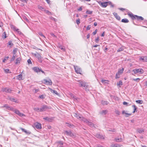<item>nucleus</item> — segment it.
Instances as JSON below:
<instances>
[{
	"mask_svg": "<svg viewBox=\"0 0 147 147\" xmlns=\"http://www.w3.org/2000/svg\"><path fill=\"white\" fill-rule=\"evenodd\" d=\"M15 56L14 55H13L12 58L11 59V60H10L11 61H13L15 60Z\"/></svg>",
	"mask_w": 147,
	"mask_h": 147,
	"instance_id": "c03bdc74",
	"label": "nucleus"
},
{
	"mask_svg": "<svg viewBox=\"0 0 147 147\" xmlns=\"http://www.w3.org/2000/svg\"><path fill=\"white\" fill-rule=\"evenodd\" d=\"M119 146L117 144H112L111 146V147H119Z\"/></svg>",
	"mask_w": 147,
	"mask_h": 147,
	"instance_id": "58836bf2",
	"label": "nucleus"
},
{
	"mask_svg": "<svg viewBox=\"0 0 147 147\" xmlns=\"http://www.w3.org/2000/svg\"><path fill=\"white\" fill-rule=\"evenodd\" d=\"M37 33L39 35L42 36V37H44L45 38V36L43 34H42V33L41 32H37Z\"/></svg>",
	"mask_w": 147,
	"mask_h": 147,
	"instance_id": "72a5a7b5",
	"label": "nucleus"
},
{
	"mask_svg": "<svg viewBox=\"0 0 147 147\" xmlns=\"http://www.w3.org/2000/svg\"><path fill=\"white\" fill-rule=\"evenodd\" d=\"M127 15L133 20H136L138 21L141 22L144 20V18L142 17L134 15L131 12L128 13Z\"/></svg>",
	"mask_w": 147,
	"mask_h": 147,
	"instance_id": "f257e3e1",
	"label": "nucleus"
},
{
	"mask_svg": "<svg viewBox=\"0 0 147 147\" xmlns=\"http://www.w3.org/2000/svg\"><path fill=\"white\" fill-rule=\"evenodd\" d=\"M11 28H13V30H15V31H16V30L17 29H16V27L14 26L13 25H11Z\"/></svg>",
	"mask_w": 147,
	"mask_h": 147,
	"instance_id": "49530a36",
	"label": "nucleus"
},
{
	"mask_svg": "<svg viewBox=\"0 0 147 147\" xmlns=\"http://www.w3.org/2000/svg\"><path fill=\"white\" fill-rule=\"evenodd\" d=\"M3 36H4V38H6L7 37L6 35V33L5 32H4L3 33Z\"/></svg>",
	"mask_w": 147,
	"mask_h": 147,
	"instance_id": "4d7b16f0",
	"label": "nucleus"
},
{
	"mask_svg": "<svg viewBox=\"0 0 147 147\" xmlns=\"http://www.w3.org/2000/svg\"><path fill=\"white\" fill-rule=\"evenodd\" d=\"M91 28V26L90 25H89L86 28V30H89Z\"/></svg>",
	"mask_w": 147,
	"mask_h": 147,
	"instance_id": "052dcab7",
	"label": "nucleus"
},
{
	"mask_svg": "<svg viewBox=\"0 0 147 147\" xmlns=\"http://www.w3.org/2000/svg\"><path fill=\"white\" fill-rule=\"evenodd\" d=\"M124 71V68H122L121 69H119L118 71V73L119 74H122L123 72V71Z\"/></svg>",
	"mask_w": 147,
	"mask_h": 147,
	"instance_id": "2f4dec72",
	"label": "nucleus"
},
{
	"mask_svg": "<svg viewBox=\"0 0 147 147\" xmlns=\"http://www.w3.org/2000/svg\"><path fill=\"white\" fill-rule=\"evenodd\" d=\"M99 37H98L96 38L95 39V41L97 43L99 41Z\"/></svg>",
	"mask_w": 147,
	"mask_h": 147,
	"instance_id": "bf43d9fd",
	"label": "nucleus"
},
{
	"mask_svg": "<svg viewBox=\"0 0 147 147\" xmlns=\"http://www.w3.org/2000/svg\"><path fill=\"white\" fill-rule=\"evenodd\" d=\"M9 99L11 101H13V102H17V100H15V99H14V98H12L11 97H9Z\"/></svg>",
	"mask_w": 147,
	"mask_h": 147,
	"instance_id": "e433bc0d",
	"label": "nucleus"
},
{
	"mask_svg": "<svg viewBox=\"0 0 147 147\" xmlns=\"http://www.w3.org/2000/svg\"><path fill=\"white\" fill-rule=\"evenodd\" d=\"M107 81L105 80H103V79L102 80H101V82H102L103 84H105L106 83H107Z\"/></svg>",
	"mask_w": 147,
	"mask_h": 147,
	"instance_id": "de8ad7c7",
	"label": "nucleus"
},
{
	"mask_svg": "<svg viewBox=\"0 0 147 147\" xmlns=\"http://www.w3.org/2000/svg\"><path fill=\"white\" fill-rule=\"evenodd\" d=\"M45 12L47 13L49 15H50L51 14V12H50L48 10H45Z\"/></svg>",
	"mask_w": 147,
	"mask_h": 147,
	"instance_id": "09e8293b",
	"label": "nucleus"
},
{
	"mask_svg": "<svg viewBox=\"0 0 147 147\" xmlns=\"http://www.w3.org/2000/svg\"><path fill=\"white\" fill-rule=\"evenodd\" d=\"M76 23L78 25H79L80 23V20L79 19H78L76 20Z\"/></svg>",
	"mask_w": 147,
	"mask_h": 147,
	"instance_id": "3c124183",
	"label": "nucleus"
},
{
	"mask_svg": "<svg viewBox=\"0 0 147 147\" xmlns=\"http://www.w3.org/2000/svg\"><path fill=\"white\" fill-rule=\"evenodd\" d=\"M140 60H142L144 62H147V57H143L140 58Z\"/></svg>",
	"mask_w": 147,
	"mask_h": 147,
	"instance_id": "4be33fe9",
	"label": "nucleus"
},
{
	"mask_svg": "<svg viewBox=\"0 0 147 147\" xmlns=\"http://www.w3.org/2000/svg\"><path fill=\"white\" fill-rule=\"evenodd\" d=\"M50 108L46 105H43L42 107L40 108V110L42 112L45 111L47 109Z\"/></svg>",
	"mask_w": 147,
	"mask_h": 147,
	"instance_id": "9b49d317",
	"label": "nucleus"
},
{
	"mask_svg": "<svg viewBox=\"0 0 147 147\" xmlns=\"http://www.w3.org/2000/svg\"><path fill=\"white\" fill-rule=\"evenodd\" d=\"M117 84L118 85H122L123 84V83H122V82L121 81H120L119 82V83H118Z\"/></svg>",
	"mask_w": 147,
	"mask_h": 147,
	"instance_id": "774afa93",
	"label": "nucleus"
},
{
	"mask_svg": "<svg viewBox=\"0 0 147 147\" xmlns=\"http://www.w3.org/2000/svg\"><path fill=\"white\" fill-rule=\"evenodd\" d=\"M72 99H73L74 101L77 102L78 101V98L76 96H73V98H72Z\"/></svg>",
	"mask_w": 147,
	"mask_h": 147,
	"instance_id": "473e14b6",
	"label": "nucleus"
},
{
	"mask_svg": "<svg viewBox=\"0 0 147 147\" xmlns=\"http://www.w3.org/2000/svg\"><path fill=\"white\" fill-rule=\"evenodd\" d=\"M2 91L6 92L11 93L12 90L9 88H5L2 89Z\"/></svg>",
	"mask_w": 147,
	"mask_h": 147,
	"instance_id": "f8f14e48",
	"label": "nucleus"
},
{
	"mask_svg": "<svg viewBox=\"0 0 147 147\" xmlns=\"http://www.w3.org/2000/svg\"><path fill=\"white\" fill-rule=\"evenodd\" d=\"M136 102L137 103H138L140 104H142L143 102V101L142 100H136Z\"/></svg>",
	"mask_w": 147,
	"mask_h": 147,
	"instance_id": "c9c22d12",
	"label": "nucleus"
},
{
	"mask_svg": "<svg viewBox=\"0 0 147 147\" xmlns=\"http://www.w3.org/2000/svg\"><path fill=\"white\" fill-rule=\"evenodd\" d=\"M40 108H34V110L35 111H36L37 112H41V111L40 110Z\"/></svg>",
	"mask_w": 147,
	"mask_h": 147,
	"instance_id": "f704fd0d",
	"label": "nucleus"
},
{
	"mask_svg": "<svg viewBox=\"0 0 147 147\" xmlns=\"http://www.w3.org/2000/svg\"><path fill=\"white\" fill-rule=\"evenodd\" d=\"M115 113L116 114L118 115H119L120 114V112L118 110H115Z\"/></svg>",
	"mask_w": 147,
	"mask_h": 147,
	"instance_id": "603ef678",
	"label": "nucleus"
},
{
	"mask_svg": "<svg viewBox=\"0 0 147 147\" xmlns=\"http://www.w3.org/2000/svg\"><path fill=\"white\" fill-rule=\"evenodd\" d=\"M73 115L75 117H76L78 119H81L82 118V116L81 115L79 114L74 113L73 114Z\"/></svg>",
	"mask_w": 147,
	"mask_h": 147,
	"instance_id": "f3484780",
	"label": "nucleus"
},
{
	"mask_svg": "<svg viewBox=\"0 0 147 147\" xmlns=\"http://www.w3.org/2000/svg\"><path fill=\"white\" fill-rule=\"evenodd\" d=\"M115 140L116 142H120L122 140L121 138H116Z\"/></svg>",
	"mask_w": 147,
	"mask_h": 147,
	"instance_id": "4c0bfd02",
	"label": "nucleus"
},
{
	"mask_svg": "<svg viewBox=\"0 0 147 147\" xmlns=\"http://www.w3.org/2000/svg\"><path fill=\"white\" fill-rule=\"evenodd\" d=\"M1 107L2 108L5 107L7 109L11 111L13 110V108L9 106L8 104H5Z\"/></svg>",
	"mask_w": 147,
	"mask_h": 147,
	"instance_id": "1a4fd4ad",
	"label": "nucleus"
},
{
	"mask_svg": "<svg viewBox=\"0 0 147 147\" xmlns=\"http://www.w3.org/2000/svg\"><path fill=\"white\" fill-rule=\"evenodd\" d=\"M132 71L134 72V74H136L139 73L141 74L144 73V71L142 69H135L132 70Z\"/></svg>",
	"mask_w": 147,
	"mask_h": 147,
	"instance_id": "20e7f679",
	"label": "nucleus"
},
{
	"mask_svg": "<svg viewBox=\"0 0 147 147\" xmlns=\"http://www.w3.org/2000/svg\"><path fill=\"white\" fill-rule=\"evenodd\" d=\"M101 103L103 105H107L109 103V102L107 101L102 100L101 102Z\"/></svg>",
	"mask_w": 147,
	"mask_h": 147,
	"instance_id": "c85d7f7f",
	"label": "nucleus"
},
{
	"mask_svg": "<svg viewBox=\"0 0 147 147\" xmlns=\"http://www.w3.org/2000/svg\"><path fill=\"white\" fill-rule=\"evenodd\" d=\"M43 81L44 82V83L46 85H51L52 84V82L51 79H49L48 80L46 79H44Z\"/></svg>",
	"mask_w": 147,
	"mask_h": 147,
	"instance_id": "6e6552de",
	"label": "nucleus"
},
{
	"mask_svg": "<svg viewBox=\"0 0 147 147\" xmlns=\"http://www.w3.org/2000/svg\"><path fill=\"white\" fill-rule=\"evenodd\" d=\"M16 31L18 32V34H22V33L20 31H19V29H17Z\"/></svg>",
	"mask_w": 147,
	"mask_h": 147,
	"instance_id": "8fccbe9b",
	"label": "nucleus"
},
{
	"mask_svg": "<svg viewBox=\"0 0 147 147\" xmlns=\"http://www.w3.org/2000/svg\"><path fill=\"white\" fill-rule=\"evenodd\" d=\"M21 60V58L20 57L17 58L16 59V62L15 63V64H17L20 63Z\"/></svg>",
	"mask_w": 147,
	"mask_h": 147,
	"instance_id": "b1692460",
	"label": "nucleus"
},
{
	"mask_svg": "<svg viewBox=\"0 0 147 147\" xmlns=\"http://www.w3.org/2000/svg\"><path fill=\"white\" fill-rule=\"evenodd\" d=\"M20 129L22 130L25 133L28 135H30L31 134V132L29 131H27V130H26L25 129L22 128H20Z\"/></svg>",
	"mask_w": 147,
	"mask_h": 147,
	"instance_id": "4468645a",
	"label": "nucleus"
},
{
	"mask_svg": "<svg viewBox=\"0 0 147 147\" xmlns=\"http://www.w3.org/2000/svg\"><path fill=\"white\" fill-rule=\"evenodd\" d=\"M113 15L115 16V18L118 20H120L121 19L120 17L118 15L117 13L115 12H114L113 13Z\"/></svg>",
	"mask_w": 147,
	"mask_h": 147,
	"instance_id": "a211bd4d",
	"label": "nucleus"
},
{
	"mask_svg": "<svg viewBox=\"0 0 147 147\" xmlns=\"http://www.w3.org/2000/svg\"><path fill=\"white\" fill-rule=\"evenodd\" d=\"M22 77V75L21 74H20L17 76L16 78L19 80H23Z\"/></svg>",
	"mask_w": 147,
	"mask_h": 147,
	"instance_id": "412c9836",
	"label": "nucleus"
},
{
	"mask_svg": "<svg viewBox=\"0 0 147 147\" xmlns=\"http://www.w3.org/2000/svg\"><path fill=\"white\" fill-rule=\"evenodd\" d=\"M92 11H90L88 10H87L86 11V13L89 14H91L92 13Z\"/></svg>",
	"mask_w": 147,
	"mask_h": 147,
	"instance_id": "a19ab883",
	"label": "nucleus"
},
{
	"mask_svg": "<svg viewBox=\"0 0 147 147\" xmlns=\"http://www.w3.org/2000/svg\"><path fill=\"white\" fill-rule=\"evenodd\" d=\"M108 5V2H105L101 3V5L102 7H105Z\"/></svg>",
	"mask_w": 147,
	"mask_h": 147,
	"instance_id": "6ab92c4d",
	"label": "nucleus"
},
{
	"mask_svg": "<svg viewBox=\"0 0 147 147\" xmlns=\"http://www.w3.org/2000/svg\"><path fill=\"white\" fill-rule=\"evenodd\" d=\"M127 112V111H122V114H125L126 115L125 116V117H129V116H130L131 115V114H128L126 112Z\"/></svg>",
	"mask_w": 147,
	"mask_h": 147,
	"instance_id": "aec40b11",
	"label": "nucleus"
},
{
	"mask_svg": "<svg viewBox=\"0 0 147 147\" xmlns=\"http://www.w3.org/2000/svg\"><path fill=\"white\" fill-rule=\"evenodd\" d=\"M121 22H122L127 23L129 22V21L126 18H125L122 19L121 20Z\"/></svg>",
	"mask_w": 147,
	"mask_h": 147,
	"instance_id": "393cba45",
	"label": "nucleus"
},
{
	"mask_svg": "<svg viewBox=\"0 0 147 147\" xmlns=\"http://www.w3.org/2000/svg\"><path fill=\"white\" fill-rule=\"evenodd\" d=\"M132 107L134 108V111L133 112V113H134L135 112H136L137 111V107L135 105H133L132 106Z\"/></svg>",
	"mask_w": 147,
	"mask_h": 147,
	"instance_id": "c756f323",
	"label": "nucleus"
},
{
	"mask_svg": "<svg viewBox=\"0 0 147 147\" xmlns=\"http://www.w3.org/2000/svg\"><path fill=\"white\" fill-rule=\"evenodd\" d=\"M27 62L29 64H31L32 63V62L30 59H28V60Z\"/></svg>",
	"mask_w": 147,
	"mask_h": 147,
	"instance_id": "680f3d73",
	"label": "nucleus"
},
{
	"mask_svg": "<svg viewBox=\"0 0 147 147\" xmlns=\"http://www.w3.org/2000/svg\"><path fill=\"white\" fill-rule=\"evenodd\" d=\"M39 97L40 98H42V99H43V98H45L43 95H40L39 96Z\"/></svg>",
	"mask_w": 147,
	"mask_h": 147,
	"instance_id": "69168bd1",
	"label": "nucleus"
},
{
	"mask_svg": "<svg viewBox=\"0 0 147 147\" xmlns=\"http://www.w3.org/2000/svg\"><path fill=\"white\" fill-rule=\"evenodd\" d=\"M65 132L67 134V135L69 136H70L73 137L74 136V135L71 131H65Z\"/></svg>",
	"mask_w": 147,
	"mask_h": 147,
	"instance_id": "2eb2a0df",
	"label": "nucleus"
},
{
	"mask_svg": "<svg viewBox=\"0 0 147 147\" xmlns=\"http://www.w3.org/2000/svg\"><path fill=\"white\" fill-rule=\"evenodd\" d=\"M34 56L36 57L38 59L39 62L42 63V57L39 53H36L34 54Z\"/></svg>",
	"mask_w": 147,
	"mask_h": 147,
	"instance_id": "423d86ee",
	"label": "nucleus"
},
{
	"mask_svg": "<svg viewBox=\"0 0 147 147\" xmlns=\"http://www.w3.org/2000/svg\"><path fill=\"white\" fill-rule=\"evenodd\" d=\"M79 82V84L80 85V86L82 87H84V89L86 91L88 90V85L86 83L83 81L79 80L78 81Z\"/></svg>",
	"mask_w": 147,
	"mask_h": 147,
	"instance_id": "7ed1b4c3",
	"label": "nucleus"
},
{
	"mask_svg": "<svg viewBox=\"0 0 147 147\" xmlns=\"http://www.w3.org/2000/svg\"><path fill=\"white\" fill-rule=\"evenodd\" d=\"M9 58V57L8 56L5 57L4 59L3 60V62H5V61L8 59Z\"/></svg>",
	"mask_w": 147,
	"mask_h": 147,
	"instance_id": "5fc2aeb1",
	"label": "nucleus"
},
{
	"mask_svg": "<svg viewBox=\"0 0 147 147\" xmlns=\"http://www.w3.org/2000/svg\"><path fill=\"white\" fill-rule=\"evenodd\" d=\"M124 47L123 46H122L119 48L117 50V52H120L121 51H122L124 50Z\"/></svg>",
	"mask_w": 147,
	"mask_h": 147,
	"instance_id": "a878e982",
	"label": "nucleus"
},
{
	"mask_svg": "<svg viewBox=\"0 0 147 147\" xmlns=\"http://www.w3.org/2000/svg\"><path fill=\"white\" fill-rule=\"evenodd\" d=\"M75 72L77 74H81L82 72L81 69L78 66H74Z\"/></svg>",
	"mask_w": 147,
	"mask_h": 147,
	"instance_id": "0eeeda50",
	"label": "nucleus"
},
{
	"mask_svg": "<svg viewBox=\"0 0 147 147\" xmlns=\"http://www.w3.org/2000/svg\"><path fill=\"white\" fill-rule=\"evenodd\" d=\"M108 4L110 5L111 7H114V5H113L111 2H108Z\"/></svg>",
	"mask_w": 147,
	"mask_h": 147,
	"instance_id": "79ce46f5",
	"label": "nucleus"
},
{
	"mask_svg": "<svg viewBox=\"0 0 147 147\" xmlns=\"http://www.w3.org/2000/svg\"><path fill=\"white\" fill-rule=\"evenodd\" d=\"M4 71L6 73H9V69H4Z\"/></svg>",
	"mask_w": 147,
	"mask_h": 147,
	"instance_id": "0e129e2a",
	"label": "nucleus"
},
{
	"mask_svg": "<svg viewBox=\"0 0 147 147\" xmlns=\"http://www.w3.org/2000/svg\"><path fill=\"white\" fill-rule=\"evenodd\" d=\"M10 47H11L13 45V44L11 41H9L8 43Z\"/></svg>",
	"mask_w": 147,
	"mask_h": 147,
	"instance_id": "37998d69",
	"label": "nucleus"
},
{
	"mask_svg": "<svg viewBox=\"0 0 147 147\" xmlns=\"http://www.w3.org/2000/svg\"><path fill=\"white\" fill-rule=\"evenodd\" d=\"M109 131L113 132H116V130L115 129H111L109 130Z\"/></svg>",
	"mask_w": 147,
	"mask_h": 147,
	"instance_id": "338daca9",
	"label": "nucleus"
},
{
	"mask_svg": "<svg viewBox=\"0 0 147 147\" xmlns=\"http://www.w3.org/2000/svg\"><path fill=\"white\" fill-rule=\"evenodd\" d=\"M97 32V30L96 29L95 31H94L93 33H92V34H93V35H95Z\"/></svg>",
	"mask_w": 147,
	"mask_h": 147,
	"instance_id": "e2e57ef3",
	"label": "nucleus"
},
{
	"mask_svg": "<svg viewBox=\"0 0 147 147\" xmlns=\"http://www.w3.org/2000/svg\"><path fill=\"white\" fill-rule=\"evenodd\" d=\"M96 136L98 138L104 139V137L102 135H100L99 134H97Z\"/></svg>",
	"mask_w": 147,
	"mask_h": 147,
	"instance_id": "bb28decb",
	"label": "nucleus"
},
{
	"mask_svg": "<svg viewBox=\"0 0 147 147\" xmlns=\"http://www.w3.org/2000/svg\"><path fill=\"white\" fill-rule=\"evenodd\" d=\"M33 70L35 72L38 73L40 72V68H39L38 67H36L33 68Z\"/></svg>",
	"mask_w": 147,
	"mask_h": 147,
	"instance_id": "dca6fc26",
	"label": "nucleus"
},
{
	"mask_svg": "<svg viewBox=\"0 0 147 147\" xmlns=\"http://www.w3.org/2000/svg\"><path fill=\"white\" fill-rule=\"evenodd\" d=\"M107 112V111L106 110H102V111H101L100 113L101 114H103L104 115L106 114Z\"/></svg>",
	"mask_w": 147,
	"mask_h": 147,
	"instance_id": "7c9ffc66",
	"label": "nucleus"
},
{
	"mask_svg": "<svg viewBox=\"0 0 147 147\" xmlns=\"http://www.w3.org/2000/svg\"><path fill=\"white\" fill-rule=\"evenodd\" d=\"M12 111H13L14 113L20 117H22L25 116V115L24 114L20 113L19 110L16 109H14L13 108V110H12Z\"/></svg>",
	"mask_w": 147,
	"mask_h": 147,
	"instance_id": "39448f33",
	"label": "nucleus"
},
{
	"mask_svg": "<svg viewBox=\"0 0 147 147\" xmlns=\"http://www.w3.org/2000/svg\"><path fill=\"white\" fill-rule=\"evenodd\" d=\"M38 8L39 9H40L42 11H45V9L44 8L42 7H41V6H39L38 7Z\"/></svg>",
	"mask_w": 147,
	"mask_h": 147,
	"instance_id": "ea45409f",
	"label": "nucleus"
},
{
	"mask_svg": "<svg viewBox=\"0 0 147 147\" xmlns=\"http://www.w3.org/2000/svg\"><path fill=\"white\" fill-rule=\"evenodd\" d=\"M43 119L49 122H52L53 119V117H45Z\"/></svg>",
	"mask_w": 147,
	"mask_h": 147,
	"instance_id": "ddd939ff",
	"label": "nucleus"
},
{
	"mask_svg": "<svg viewBox=\"0 0 147 147\" xmlns=\"http://www.w3.org/2000/svg\"><path fill=\"white\" fill-rule=\"evenodd\" d=\"M123 104L124 105H126L127 106H128L129 105H128V103L127 102H123Z\"/></svg>",
	"mask_w": 147,
	"mask_h": 147,
	"instance_id": "6e6d98bb",
	"label": "nucleus"
},
{
	"mask_svg": "<svg viewBox=\"0 0 147 147\" xmlns=\"http://www.w3.org/2000/svg\"><path fill=\"white\" fill-rule=\"evenodd\" d=\"M82 121H83L84 122L87 124L89 126L91 127L95 128L94 124L90 121H88L87 119L85 118H84L82 117V118L80 119Z\"/></svg>",
	"mask_w": 147,
	"mask_h": 147,
	"instance_id": "f03ea898",
	"label": "nucleus"
},
{
	"mask_svg": "<svg viewBox=\"0 0 147 147\" xmlns=\"http://www.w3.org/2000/svg\"><path fill=\"white\" fill-rule=\"evenodd\" d=\"M49 89L50 90V91H51V92H53L55 94L57 95H59L58 93L55 90H52L51 88H49Z\"/></svg>",
	"mask_w": 147,
	"mask_h": 147,
	"instance_id": "5701e85b",
	"label": "nucleus"
},
{
	"mask_svg": "<svg viewBox=\"0 0 147 147\" xmlns=\"http://www.w3.org/2000/svg\"><path fill=\"white\" fill-rule=\"evenodd\" d=\"M34 126L37 129H41L42 128L41 124L38 122H36L34 124Z\"/></svg>",
	"mask_w": 147,
	"mask_h": 147,
	"instance_id": "9d476101",
	"label": "nucleus"
},
{
	"mask_svg": "<svg viewBox=\"0 0 147 147\" xmlns=\"http://www.w3.org/2000/svg\"><path fill=\"white\" fill-rule=\"evenodd\" d=\"M132 80L134 81H136L137 82H138L140 81V79L139 78H137L136 79H133Z\"/></svg>",
	"mask_w": 147,
	"mask_h": 147,
	"instance_id": "a18cd8bd",
	"label": "nucleus"
},
{
	"mask_svg": "<svg viewBox=\"0 0 147 147\" xmlns=\"http://www.w3.org/2000/svg\"><path fill=\"white\" fill-rule=\"evenodd\" d=\"M137 131L140 134L144 132V130L143 129H138L137 130Z\"/></svg>",
	"mask_w": 147,
	"mask_h": 147,
	"instance_id": "cd10ccee",
	"label": "nucleus"
},
{
	"mask_svg": "<svg viewBox=\"0 0 147 147\" xmlns=\"http://www.w3.org/2000/svg\"><path fill=\"white\" fill-rule=\"evenodd\" d=\"M50 18L53 20H54V21H57V19H55V18L52 17H50Z\"/></svg>",
	"mask_w": 147,
	"mask_h": 147,
	"instance_id": "864d4df0",
	"label": "nucleus"
},
{
	"mask_svg": "<svg viewBox=\"0 0 147 147\" xmlns=\"http://www.w3.org/2000/svg\"><path fill=\"white\" fill-rule=\"evenodd\" d=\"M119 74H118V73H117L116 74V76H115V78L116 79H117V78H119V76H118V75L119 76Z\"/></svg>",
	"mask_w": 147,
	"mask_h": 147,
	"instance_id": "13d9d810",
	"label": "nucleus"
}]
</instances>
